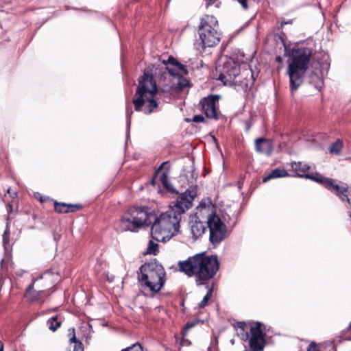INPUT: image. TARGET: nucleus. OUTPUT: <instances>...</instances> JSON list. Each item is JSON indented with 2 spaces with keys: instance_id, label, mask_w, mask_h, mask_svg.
<instances>
[{
  "instance_id": "obj_1",
  "label": "nucleus",
  "mask_w": 351,
  "mask_h": 351,
  "mask_svg": "<svg viewBox=\"0 0 351 351\" xmlns=\"http://www.w3.org/2000/svg\"><path fill=\"white\" fill-rule=\"evenodd\" d=\"M162 66H148L138 79L136 98L133 100L135 110L145 114L152 113L158 107L155 99L158 88L163 93H178L189 86L184 77L188 71L186 66L172 56L162 60Z\"/></svg>"
},
{
  "instance_id": "obj_2",
  "label": "nucleus",
  "mask_w": 351,
  "mask_h": 351,
  "mask_svg": "<svg viewBox=\"0 0 351 351\" xmlns=\"http://www.w3.org/2000/svg\"><path fill=\"white\" fill-rule=\"evenodd\" d=\"M196 195L197 187L190 186L169 206L166 212L156 218L154 216L151 233L154 240L166 242L179 232L182 215L192 206Z\"/></svg>"
},
{
  "instance_id": "obj_3",
  "label": "nucleus",
  "mask_w": 351,
  "mask_h": 351,
  "mask_svg": "<svg viewBox=\"0 0 351 351\" xmlns=\"http://www.w3.org/2000/svg\"><path fill=\"white\" fill-rule=\"evenodd\" d=\"M181 271L188 276H195L200 280H208L216 274L219 269V262L215 256L196 254L178 264Z\"/></svg>"
},
{
  "instance_id": "obj_4",
  "label": "nucleus",
  "mask_w": 351,
  "mask_h": 351,
  "mask_svg": "<svg viewBox=\"0 0 351 351\" xmlns=\"http://www.w3.org/2000/svg\"><path fill=\"white\" fill-rule=\"evenodd\" d=\"M195 216L197 219H205L212 243L218 244L225 239L226 226L216 213L215 206L210 201L201 202L196 208Z\"/></svg>"
},
{
  "instance_id": "obj_5",
  "label": "nucleus",
  "mask_w": 351,
  "mask_h": 351,
  "mask_svg": "<svg viewBox=\"0 0 351 351\" xmlns=\"http://www.w3.org/2000/svg\"><path fill=\"white\" fill-rule=\"evenodd\" d=\"M291 167V169L297 173L298 176L306 178L322 184L326 189L335 193L341 201H346L350 204L348 197L350 193L347 184L329 178H326L318 173H315V174L305 173L310 169V167L300 162H292Z\"/></svg>"
},
{
  "instance_id": "obj_6",
  "label": "nucleus",
  "mask_w": 351,
  "mask_h": 351,
  "mask_svg": "<svg viewBox=\"0 0 351 351\" xmlns=\"http://www.w3.org/2000/svg\"><path fill=\"white\" fill-rule=\"evenodd\" d=\"M311 56V51L308 48H300L292 51V60L287 71L292 95L303 82Z\"/></svg>"
},
{
  "instance_id": "obj_7",
  "label": "nucleus",
  "mask_w": 351,
  "mask_h": 351,
  "mask_svg": "<svg viewBox=\"0 0 351 351\" xmlns=\"http://www.w3.org/2000/svg\"><path fill=\"white\" fill-rule=\"evenodd\" d=\"M217 70L220 73L218 80L225 85H241L247 88L254 82V75L250 69H245L241 73L240 65L232 59H228L222 66L219 65Z\"/></svg>"
},
{
  "instance_id": "obj_8",
  "label": "nucleus",
  "mask_w": 351,
  "mask_h": 351,
  "mask_svg": "<svg viewBox=\"0 0 351 351\" xmlns=\"http://www.w3.org/2000/svg\"><path fill=\"white\" fill-rule=\"evenodd\" d=\"M165 276L163 267L157 262H151L141 267L138 279L145 289L152 293H156L164 286Z\"/></svg>"
},
{
  "instance_id": "obj_9",
  "label": "nucleus",
  "mask_w": 351,
  "mask_h": 351,
  "mask_svg": "<svg viewBox=\"0 0 351 351\" xmlns=\"http://www.w3.org/2000/svg\"><path fill=\"white\" fill-rule=\"evenodd\" d=\"M154 215L145 207H132L122 216L120 227L123 231L136 232L152 223Z\"/></svg>"
},
{
  "instance_id": "obj_10",
  "label": "nucleus",
  "mask_w": 351,
  "mask_h": 351,
  "mask_svg": "<svg viewBox=\"0 0 351 351\" xmlns=\"http://www.w3.org/2000/svg\"><path fill=\"white\" fill-rule=\"evenodd\" d=\"M197 44L202 48L213 47L220 41L221 34L217 19L213 15H204L197 29Z\"/></svg>"
},
{
  "instance_id": "obj_11",
  "label": "nucleus",
  "mask_w": 351,
  "mask_h": 351,
  "mask_svg": "<svg viewBox=\"0 0 351 351\" xmlns=\"http://www.w3.org/2000/svg\"><path fill=\"white\" fill-rule=\"evenodd\" d=\"M250 346L252 351H262L265 346L264 334L260 324L250 328Z\"/></svg>"
},
{
  "instance_id": "obj_12",
  "label": "nucleus",
  "mask_w": 351,
  "mask_h": 351,
  "mask_svg": "<svg viewBox=\"0 0 351 351\" xmlns=\"http://www.w3.org/2000/svg\"><path fill=\"white\" fill-rule=\"evenodd\" d=\"M218 99V97L209 96L205 97L202 101V109L208 118H216L217 117V110L215 102Z\"/></svg>"
},
{
  "instance_id": "obj_13",
  "label": "nucleus",
  "mask_w": 351,
  "mask_h": 351,
  "mask_svg": "<svg viewBox=\"0 0 351 351\" xmlns=\"http://www.w3.org/2000/svg\"><path fill=\"white\" fill-rule=\"evenodd\" d=\"M195 220L191 222V230L193 236L195 238H198L202 236L205 230L206 226L204 225L205 219H197L195 215Z\"/></svg>"
},
{
  "instance_id": "obj_14",
  "label": "nucleus",
  "mask_w": 351,
  "mask_h": 351,
  "mask_svg": "<svg viewBox=\"0 0 351 351\" xmlns=\"http://www.w3.org/2000/svg\"><path fill=\"white\" fill-rule=\"evenodd\" d=\"M256 148L258 152L269 155L272 151L271 143L265 138H258L256 140Z\"/></svg>"
},
{
  "instance_id": "obj_15",
  "label": "nucleus",
  "mask_w": 351,
  "mask_h": 351,
  "mask_svg": "<svg viewBox=\"0 0 351 351\" xmlns=\"http://www.w3.org/2000/svg\"><path fill=\"white\" fill-rule=\"evenodd\" d=\"M80 208V206L74 204H67L64 203H55V210L60 213H66L74 212Z\"/></svg>"
},
{
  "instance_id": "obj_16",
  "label": "nucleus",
  "mask_w": 351,
  "mask_h": 351,
  "mask_svg": "<svg viewBox=\"0 0 351 351\" xmlns=\"http://www.w3.org/2000/svg\"><path fill=\"white\" fill-rule=\"evenodd\" d=\"M43 293V291L39 290V291H35L34 290V283L30 285L27 290L26 292V297L28 298V300L34 302V301H38Z\"/></svg>"
},
{
  "instance_id": "obj_17",
  "label": "nucleus",
  "mask_w": 351,
  "mask_h": 351,
  "mask_svg": "<svg viewBox=\"0 0 351 351\" xmlns=\"http://www.w3.org/2000/svg\"><path fill=\"white\" fill-rule=\"evenodd\" d=\"M287 176L288 173L286 170L282 169H276L271 171L266 177H265L263 180V182H266L273 178H283Z\"/></svg>"
},
{
  "instance_id": "obj_18",
  "label": "nucleus",
  "mask_w": 351,
  "mask_h": 351,
  "mask_svg": "<svg viewBox=\"0 0 351 351\" xmlns=\"http://www.w3.org/2000/svg\"><path fill=\"white\" fill-rule=\"evenodd\" d=\"M47 324L51 330L56 331L61 326V320L58 319V315H55L49 319Z\"/></svg>"
},
{
  "instance_id": "obj_19",
  "label": "nucleus",
  "mask_w": 351,
  "mask_h": 351,
  "mask_svg": "<svg viewBox=\"0 0 351 351\" xmlns=\"http://www.w3.org/2000/svg\"><path fill=\"white\" fill-rule=\"evenodd\" d=\"M342 146V141L337 140L330 145L329 150L332 154H338L341 152Z\"/></svg>"
},
{
  "instance_id": "obj_20",
  "label": "nucleus",
  "mask_w": 351,
  "mask_h": 351,
  "mask_svg": "<svg viewBox=\"0 0 351 351\" xmlns=\"http://www.w3.org/2000/svg\"><path fill=\"white\" fill-rule=\"evenodd\" d=\"M213 293V287L208 288V291L206 295L203 298L201 302L199 303L198 306L200 308H204L208 302V300L210 299Z\"/></svg>"
},
{
  "instance_id": "obj_21",
  "label": "nucleus",
  "mask_w": 351,
  "mask_h": 351,
  "mask_svg": "<svg viewBox=\"0 0 351 351\" xmlns=\"http://www.w3.org/2000/svg\"><path fill=\"white\" fill-rule=\"evenodd\" d=\"M169 173L167 171L163 172L160 176V180L162 182V185L169 191L171 190V186L169 183Z\"/></svg>"
},
{
  "instance_id": "obj_22",
  "label": "nucleus",
  "mask_w": 351,
  "mask_h": 351,
  "mask_svg": "<svg viewBox=\"0 0 351 351\" xmlns=\"http://www.w3.org/2000/svg\"><path fill=\"white\" fill-rule=\"evenodd\" d=\"M75 330L72 329L73 336L71 337V341L74 343L73 351H83V345L81 342L77 341L75 336Z\"/></svg>"
},
{
  "instance_id": "obj_23",
  "label": "nucleus",
  "mask_w": 351,
  "mask_h": 351,
  "mask_svg": "<svg viewBox=\"0 0 351 351\" xmlns=\"http://www.w3.org/2000/svg\"><path fill=\"white\" fill-rule=\"evenodd\" d=\"M158 252V244L154 242L150 241L147 249V254H156Z\"/></svg>"
},
{
  "instance_id": "obj_24",
  "label": "nucleus",
  "mask_w": 351,
  "mask_h": 351,
  "mask_svg": "<svg viewBox=\"0 0 351 351\" xmlns=\"http://www.w3.org/2000/svg\"><path fill=\"white\" fill-rule=\"evenodd\" d=\"M121 351H143V348L139 343H134L130 347L123 349Z\"/></svg>"
},
{
  "instance_id": "obj_25",
  "label": "nucleus",
  "mask_w": 351,
  "mask_h": 351,
  "mask_svg": "<svg viewBox=\"0 0 351 351\" xmlns=\"http://www.w3.org/2000/svg\"><path fill=\"white\" fill-rule=\"evenodd\" d=\"M307 351H320L319 346L315 342H311L308 346Z\"/></svg>"
},
{
  "instance_id": "obj_26",
  "label": "nucleus",
  "mask_w": 351,
  "mask_h": 351,
  "mask_svg": "<svg viewBox=\"0 0 351 351\" xmlns=\"http://www.w3.org/2000/svg\"><path fill=\"white\" fill-rule=\"evenodd\" d=\"M204 121V118L202 115H195L193 118V121L194 122H203Z\"/></svg>"
},
{
  "instance_id": "obj_27",
  "label": "nucleus",
  "mask_w": 351,
  "mask_h": 351,
  "mask_svg": "<svg viewBox=\"0 0 351 351\" xmlns=\"http://www.w3.org/2000/svg\"><path fill=\"white\" fill-rule=\"evenodd\" d=\"M3 241L5 246V248L8 250V245L9 244V236L3 235Z\"/></svg>"
},
{
  "instance_id": "obj_28",
  "label": "nucleus",
  "mask_w": 351,
  "mask_h": 351,
  "mask_svg": "<svg viewBox=\"0 0 351 351\" xmlns=\"http://www.w3.org/2000/svg\"><path fill=\"white\" fill-rule=\"evenodd\" d=\"M195 324L194 322H189L186 324L184 328V333H186L189 329L192 328L195 326Z\"/></svg>"
},
{
  "instance_id": "obj_29",
  "label": "nucleus",
  "mask_w": 351,
  "mask_h": 351,
  "mask_svg": "<svg viewBox=\"0 0 351 351\" xmlns=\"http://www.w3.org/2000/svg\"><path fill=\"white\" fill-rule=\"evenodd\" d=\"M243 9L247 8V0H237Z\"/></svg>"
},
{
  "instance_id": "obj_30",
  "label": "nucleus",
  "mask_w": 351,
  "mask_h": 351,
  "mask_svg": "<svg viewBox=\"0 0 351 351\" xmlns=\"http://www.w3.org/2000/svg\"><path fill=\"white\" fill-rule=\"evenodd\" d=\"M218 0H206V6H210L216 3H217Z\"/></svg>"
},
{
  "instance_id": "obj_31",
  "label": "nucleus",
  "mask_w": 351,
  "mask_h": 351,
  "mask_svg": "<svg viewBox=\"0 0 351 351\" xmlns=\"http://www.w3.org/2000/svg\"><path fill=\"white\" fill-rule=\"evenodd\" d=\"M3 235H5V236L10 235V228H9L8 224H7V226H6V228L4 231Z\"/></svg>"
},
{
  "instance_id": "obj_32",
  "label": "nucleus",
  "mask_w": 351,
  "mask_h": 351,
  "mask_svg": "<svg viewBox=\"0 0 351 351\" xmlns=\"http://www.w3.org/2000/svg\"><path fill=\"white\" fill-rule=\"evenodd\" d=\"M130 117H131V114H130L128 112V114H127V119H128V125L130 124Z\"/></svg>"
},
{
  "instance_id": "obj_33",
  "label": "nucleus",
  "mask_w": 351,
  "mask_h": 351,
  "mask_svg": "<svg viewBox=\"0 0 351 351\" xmlns=\"http://www.w3.org/2000/svg\"><path fill=\"white\" fill-rule=\"evenodd\" d=\"M165 165V162H162L160 166L159 167L158 169V171H159L162 167L163 166Z\"/></svg>"
},
{
  "instance_id": "obj_34",
  "label": "nucleus",
  "mask_w": 351,
  "mask_h": 351,
  "mask_svg": "<svg viewBox=\"0 0 351 351\" xmlns=\"http://www.w3.org/2000/svg\"><path fill=\"white\" fill-rule=\"evenodd\" d=\"M0 351H3V345L1 342H0Z\"/></svg>"
},
{
  "instance_id": "obj_35",
  "label": "nucleus",
  "mask_w": 351,
  "mask_h": 351,
  "mask_svg": "<svg viewBox=\"0 0 351 351\" xmlns=\"http://www.w3.org/2000/svg\"><path fill=\"white\" fill-rule=\"evenodd\" d=\"M244 326H245V324L243 322L239 323V327L240 328H243Z\"/></svg>"
},
{
  "instance_id": "obj_36",
  "label": "nucleus",
  "mask_w": 351,
  "mask_h": 351,
  "mask_svg": "<svg viewBox=\"0 0 351 351\" xmlns=\"http://www.w3.org/2000/svg\"><path fill=\"white\" fill-rule=\"evenodd\" d=\"M16 275H22V271H16Z\"/></svg>"
},
{
  "instance_id": "obj_37",
  "label": "nucleus",
  "mask_w": 351,
  "mask_h": 351,
  "mask_svg": "<svg viewBox=\"0 0 351 351\" xmlns=\"http://www.w3.org/2000/svg\"><path fill=\"white\" fill-rule=\"evenodd\" d=\"M276 60L279 62L281 61V58L279 56L276 57Z\"/></svg>"
},
{
  "instance_id": "obj_38",
  "label": "nucleus",
  "mask_w": 351,
  "mask_h": 351,
  "mask_svg": "<svg viewBox=\"0 0 351 351\" xmlns=\"http://www.w3.org/2000/svg\"><path fill=\"white\" fill-rule=\"evenodd\" d=\"M348 329L351 330V323L349 324Z\"/></svg>"
},
{
  "instance_id": "obj_39",
  "label": "nucleus",
  "mask_w": 351,
  "mask_h": 351,
  "mask_svg": "<svg viewBox=\"0 0 351 351\" xmlns=\"http://www.w3.org/2000/svg\"><path fill=\"white\" fill-rule=\"evenodd\" d=\"M242 66H243V68L246 67V64H244L242 65Z\"/></svg>"
},
{
  "instance_id": "obj_40",
  "label": "nucleus",
  "mask_w": 351,
  "mask_h": 351,
  "mask_svg": "<svg viewBox=\"0 0 351 351\" xmlns=\"http://www.w3.org/2000/svg\"><path fill=\"white\" fill-rule=\"evenodd\" d=\"M152 184H154V180H152Z\"/></svg>"
},
{
  "instance_id": "obj_41",
  "label": "nucleus",
  "mask_w": 351,
  "mask_h": 351,
  "mask_svg": "<svg viewBox=\"0 0 351 351\" xmlns=\"http://www.w3.org/2000/svg\"><path fill=\"white\" fill-rule=\"evenodd\" d=\"M350 217H351V214H350Z\"/></svg>"
}]
</instances>
